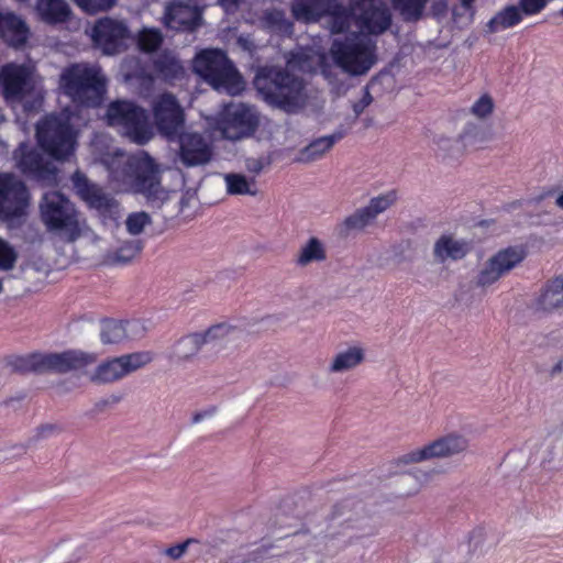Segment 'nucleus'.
Returning a JSON list of instances; mask_svg holds the SVG:
<instances>
[{
	"instance_id": "37",
	"label": "nucleus",
	"mask_w": 563,
	"mask_h": 563,
	"mask_svg": "<svg viewBox=\"0 0 563 563\" xmlns=\"http://www.w3.org/2000/svg\"><path fill=\"white\" fill-rule=\"evenodd\" d=\"M224 181L227 185V191L230 195H250L255 196L257 194L255 180H249L242 174L230 173L224 175Z\"/></svg>"
},
{
	"instance_id": "27",
	"label": "nucleus",
	"mask_w": 563,
	"mask_h": 563,
	"mask_svg": "<svg viewBox=\"0 0 563 563\" xmlns=\"http://www.w3.org/2000/svg\"><path fill=\"white\" fill-rule=\"evenodd\" d=\"M365 361V350L360 345H351L335 353L328 365L329 374H342L355 369Z\"/></svg>"
},
{
	"instance_id": "58",
	"label": "nucleus",
	"mask_w": 563,
	"mask_h": 563,
	"mask_svg": "<svg viewBox=\"0 0 563 563\" xmlns=\"http://www.w3.org/2000/svg\"><path fill=\"white\" fill-rule=\"evenodd\" d=\"M214 412V409H210V410H206V411H201V412H197L192 416V423H199L200 421H202L205 418L207 417H211Z\"/></svg>"
},
{
	"instance_id": "44",
	"label": "nucleus",
	"mask_w": 563,
	"mask_h": 563,
	"mask_svg": "<svg viewBox=\"0 0 563 563\" xmlns=\"http://www.w3.org/2000/svg\"><path fill=\"white\" fill-rule=\"evenodd\" d=\"M143 249L139 240L124 242L114 253V262L120 264L130 263Z\"/></svg>"
},
{
	"instance_id": "5",
	"label": "nucleus",
	"mask_w": 563,
	"mask_h": 563,
	"mask_svg": "<svg viewBox=\"0 0 563 563\" xmlns=\"http://www.w3.org/2000/svg\"><path fill=\"white\" fill-rule=\"evenodd\" d=\"M330 55L339 68L354 77L367 74L378 60L376 41L356 32L334 38Z\"/></svg>"
},
{
	"instance_id": "57",
	"label": "nucleus",
	"mask_w": 563,
	"mask_h": 563,
	"mask_svg": "<svg viewBox=\"0 0 563 563\" xmlns=\"http://www.w3.org/2000/svg\"><path fill=\"white\" fill-rule=\"evenodd\" d=\"M10 449L16 451L15 455H24L27 451V445L23 444V443L10 445V446L5 445L4 448H1L0 451H9Z\"/></svg>"
},
{
	"instance_id": "40",
	"label": "nucleus",
	"mask_w": 563,
	"mask_h": 563,
	"mask_svg": "<svg viewBox=\"0 0 563 563\" xmlns=\"http://www.w3.org/2000/svg\"><path fill=\"white\" fill-rule=\"evenodd\" d=\"M394 8L407 22L417 21L421 18L428 0H391Z\"/></svg>"
},
{
	"instance_id": "45",
	"label": "nucleus",
	"mask_w": 563,
	"mask_h": 563,
	"mask_svg": "<svg viewBox=\"0 0 563 563\" xmlns=\"http://www.w3.org/2000/svg\"><path fill=\"white\" fill-rule=\"evenodd\" d=\"M151 223L150 214L144 211L131 213L125 220L126 230L132 235H139Z\"/></svg>"
},
{
	"instance_id": "14",
	"label": "nucleus",
	"mask_w": 563,
	"mask_h": 563,
	"mask_svg": "<svg viewBox=\"0 0 563 563\" xmlns=\"http://www.w3.org/2000/svg\"><path fill=\"white\" fill-rule=\"evenodd\" d=\"M362 34L379 35L391 24V14L384 0H349Z\"/></svg>"
},
{
	"instance_id": "8",
	"label": "nucleus",
	"mask_w": 563,
	"mask_h": 563,
	"mask_svg": "<svg viewBox=\"0 0 563 563\" xmlns=\"http://www.w3.org/2000/svg\"><path fill=\"white\" fill-rule=\"evenodd\" d=\"M38 145L51 157L65 159L73 154L76 145V132L66 112L51 113L36 123Z\"/></svg>"
},
{
	"instance_id": "24",
	"label": "nucleus",
	"mask_w": 563,
	"mask_h": 563,
	"mask_svg": "<svg viewBox=\"0 0 563 563\" xmlns=\"http://www.w3.org/2000/svg\"><path fill=\"white\" fill-rule=\"evenodd\" d=\"M340 0H295L291 12L295 19L303 22H316L333 10H338Z\"/></svg>"
},
{
	"instance_id": "16",
	"label": "nucleus",
	"mask_w": 563,
	"mask_h": 563,
	"mask_svg": "<svg viewBox=\"0 0 563 563\" xmlns=\"http://www.w3.org/2000/svg\"><path fill=\"white\" fill-rule=\"evenodd\" d=\"M525 257L526 252L521 247L514 246L499 250L496 254L490 256L478 271L475 280L476 285L485 288L495 284L518 266Z\"/></svg>"
},
{
	"instance_id": "60",
	"label": "nucleus",
	"mask_w": 563,
	"mask_h": 563,
	"mask_svg": "<svg viewBox=\"0 0 563 563\" xmlns=\"http://www.w3.org/2000/svg\"><path fill=\"white\" fill-rule=\"evenodd\" d=\"M563 371V362L559 361L550 371V376L555 377Z\"/></svg>"
},
{
	"instance_id": "15",
	"label": "nucleus",
	"mask_w": 563,
	"mask_h": 563,
	"mask_svg": "<svg viewBox=\"0 0 563 563\" xmlns=\"http://www.w3.org/2000/svg\"><path fill=\"white\" fill-rule=\"evenodd\" d=\"M25 184L12 173L0 174V218L4 220L21 217L29 205Z\"/></svg>"
},
{
	"instance_id": "43",
	"label": "nucleus",
	"mask_w": 563,
	"mask_h": 563,
	"mask_svg": "<svg viewBox=\"0 0 563 563\" xmlns=\"http://www.w3.org/2000/svg\"><path fill=\"white\" fill-rule=\"evenodd\" d=\"M263 22L266 27H269L275 32L290 33L292 30V23L288 21L285 16V13L279 10L265 12Z\"/></svg>"
},
{
	"instance_id": "30",
	"label": "nucleus",
	"mask_w": 563,
	"mask_h": 563,
	"mask_svg": "<svg viewBox=\"0 0 563 563\" xmlns=\"http://www.w3.org/2000/svg\"><path fill=\"white\" fill-rule=\"evenodd\" d=\"M536 305L542 311L563 309V278L550 280L537 298Z\"/></svg>"
},
{
	"instance_id": "19",
	"label": "nucleus",
	"mask_w": 563,
	"mask_h": 563,
	"mask_svg": "<svg viewBox=\"0 0 563 563\" xmlns=\"http://www.w3.org/2000/svg\"><path fill=\"white\" fill-rule=\"evenodd\" d=\"M92 40L104 54L112 55L119 53L129 36V30L123 22L103 18L97 21L92 29Z\"/></svg>"
},
{
	"instance_id": "41",
	"label": "nucleus",
	"mask_w": 563,
	"mask_h": 563,
	"mask_svg": "<svg viewBox=\"0 0 563 563\" xmlns=\"http://www.w3.org/2000/svg\"><path fill=\"white\" fill-rule=\"evenodd\" d=\"M163 42V34L158 29L144 27L139 33L137 45L143 52L156 51Z\"/></svg>"
},
{
	"instance_id": "47",
	"label": "nucleus",
	"mask_w": 563,
	"mask_h": 563,
	"mask_svg": "<svg viewBox=\"0 0 563 563\" xmlns=\"http://www.w3.org/2000/svg\"><path fill=\"white\" fill-rule=\"evenodd\" d=\"M18 253L5 241L0 239V271H10L15 266Z\"/></svg>"
},
{
	"instance_id": "46",
	"label": "nucleus",
	"mask_w": 563,
	"mask_h": 563,
	"mask_svg": "<svg viewBox=\"0 0 563 563\" xmlns=\"http://www.w3.org/2000/svg\"><path fill=\"white\" fill-rule=\"evenodd\" d=\"M494 107L493 98L485 93L472 104L470 112L478 119H486L493 113Z\"/></svg>"
},
{
	"instance_id": "13",
	"label": "nucleus",
	"mask_w": 563,
	"mask_h": 563,
	"mask_svg": "<svg viewBox=\"0 0 563 563\" xmlns=\"http://www.w3.org/2000/svg\"><path fill=\"white\" fill-rule=\"evenodd\" d=\"M468 440L456 432L448 433L432 442L402 454L398 459L399 464L421 463L434 459H449L465 452Z\"/></svg>"
},
{
	"instance_id": "22",
	"label": "nucleus",
	"mask_w": 563,
	"mask_h": 563,
	"mask_svg": "<svg viewBox=\"0 0 563 563\" xmlns=\"http://www.w3.org/2000/svg\"><path fill=\"white\" fill-rule=\"evenodd\" d=\"M201 11L183 2L170 3L165 11L164 23L176 31H194L201 23Z\"/></svg>"
},
{
	"instance_id": "10",
	"label": "nucleus",
	"mask_w": 563,
	"mask_h": 563,
	"mask_svg": "<svg viewBox=\"0 0 563 563\" xmlns=\"http://www.w3.org/2000/svg\"><path fill=\"white\" fill-rule=\"evenodd\" d=\"M15 167L29 179L44 185L57 183V167L40 148L22 142L13 152Z\"/></svg>"
},
{
	"instance_id": "25",
	"label": "nucleus",
	"mask_w": 563,
	"mask_h": 563,
	"mask_svg": "<svg viewBox=\"0 0 563 563\" xmlns=\"http://www.w3.org/2000/svg\"><path fill=\"white\" fill-rule=\"evenodd\" d=\"M0 36L10 46L21 47L26 43L29 27L19 15L12 12H1Z\"/></svg>"
},
{
	"instance_id": "17",
	"label": "nucleus",
	"mask_w": 563,
	"mask_h": 563,
	"mask_svg": "<svg viewBox=\"0 0 563 563\" xmlns=\"http://www.w3.org/2000/svg\"><path fill=\"white\" fill-rule=\"evenodd\" d=\"M73 187L77 196L103 216L115 217L119 213V203L107 194L98 184L92 183L84 173L76 170L71 176Z\"/></svg>"
},
{
	"instance_id": "23",
	"label": "nucleus",
	"mask_w": 563,
	"mask_h": 563,
	"mask_svg": "<svg viewBox=\"0 0 563 563\" xmlns=\"http://www.w3.org/2000/svg\"><path fill=\"white\" fill-rule=\"evenodd\" d=\"M200 334L206 347L219 352L235 344L243 338L244 333L241 329L229 323H218L200 332Z\"/></svg>"
},
{
	"instance_id": "36",
	"label": "nucleus",
	"mask_w": 563,
	"mask_h": 563,
	"mask_svg": "<svg viewBox=\"0 0 563 563\" xmlns=\"http://www.w3.org/2000/svg\"><path fill=\"white\" fill-rule=\"evenodd\" d=\"M325 260V250L317 238H310L308 242L300 249L296 263L299 266H307L312 262H321Z\"/></svg>"
},
{
	"instance_id": "50",
	"label": "nucleus",
	"mask_w": 563,
	"mask_h": 563,
	"mask_svg": "<svg viewBox=\"0 0 563 563\" xmlns=\"http://www.w3.org/2000/svg\"><path fill=\"white\" fill-rule=\"evenodd\" d=\"M122 397L119 395H110L107 398H101L97 400L92 408L86 413L89 417H96L104 411H107L109 408L113 407L114 405L119 404L121 401Z\"/></svg>"
},
{
	"instance_id": "7",
	"label": "nucleus",
	"mask_w": 563,
	"mask_h": 563,
	"mask_svg": "<svg viewBox=\"0 0 563 563\" xmlns=\"http://www.w3.org/2000/svg\"><path fill=\"white\" fill-rule=\"evenodd\" d=\"M40 213L48 232L67 242H74L80 236L79 213L75 205L63 194L45 192L40 201Z\"/></svg>"
},
{
	"instance_id": "26",
	"label": "nucleus",
	"mask_w": 563,
	"mask_h": 563,
	"mask_svg": "<svg viewBox=\"0 0 563 563\" xmlns=\"http://www.w3.org/2000/svg\"><path fill=\"white\" fill-rule=\"evenodd\" d=\"M471 251L470 244L464 240H457L452 235H441L434 243L433 255L439 263L449 260L460 261Z\"/></svg>"
},
{
	"instance_id": "39",
	"label": "nucleus",
	"mask_w": 563,
	"mask_h": 563,
	"mask_svg": "<svg viewBox=\"0 0 563 563\" xmlns=\"http://www.w3.org/2000/svg\"><path fill=\"white\" fill-rule=\"evenodd\" d=\"M338 10L330 11L325 15H329L330 21V31L331 33H343L350 29L351 21L354 19V14L351 10V3L349 2V7H344L342 3L339 4Z\"/></svg>"
},
{
	"instance_id": "2",
	"label": "nucleus",
	"mask_w": 563,
	"mask_h": 563,
	"mask_svg": "<svg viewBox=\"0 0 563 563\" xmlns=\"http://www.w3.org/2000/svg\"><path fill=\"white\" fill-rule=\"evenodd\" d=\"M62 93L80 107H98L106 93L107 80L96 65L71 64L59 76Z\"/></svg>"
},
{
	"instance_id": "4",
	"label": "nucleus",
	"mask_w": 563,
	"mask_h": 563,
	"mask_svg": "<svg viewBox=\"0 0 563 563\" xmlns=\"http://www.w3.org/2000/svg\"><path fill=\"white\" fill-rule=\"evenodd\" d=\"M2 96L11 106L20 104L23 112L37 113L44 102V90L36 84L34 68L8 63L0 68Z\"/></svg>"
},
{
	"instance_id": "52",
	"label": "nucleus",
	"mask_w": 563,
	"mask_h": 563,
	"mask_svg": "<svg viewBox=\"0 0 563 563\" xmlns=\"http://www.w3.org/2000/svg\"><path fill=\"white\" fill-rule=\"evenodd\" d=\"M62 431L60 427L54 423L42 424L36 428L34 440L38 441L53 434H58Z\"/></svg>"
},
{
	"instance_id": "31",
	"label": "nucleus",
	"mask_w": 563,
	"mask_h": 563,
	"mask_svg": "<svg viewBox=\"0 0 563 563\" xmlns=\"http://www.w3.org/2000/svg\"><path fill=\"white\" fill-rule=\"evenodd\" d=\"M36 10L41 19L49 24L66 22L71 13L65 0H37Z\"/></svg>"
},
{
	"instance_id": "9",
	"label": "nucleus",
	"mask_w": 563,
	"mask_h": 563,
	"mask_svg": "<svg viewBox=\"0 0 563 563\" xmlns=\"http://www.w3.org/2000/svg\"><path fill=\"white\" fill-rule=\"evenodd\" d=\"M106 119L108 125L136 144L143 145L153 136L146 110L132 101H112L108 106Z\"/></svg>"
},
{
	"instance_id": "29",
	"label": "nucleus",
	"mask_w": 563,
	"mask_h": 563,
	"mask_svg": "<svg viewBox=\"0 0 563 563\" xmlns=\"http://www.w3.org/2000/svg\"><path fill=\"white\" fill-rule=\"evenodd\" d=\"M205 347L200 332H194L180 338L170 349L169 358L174 363L192 360Z\"/></svg>"
},
{
	"instance_id": "54",
	"label": "nucleus",
	"mask_w": 563,
	"mask_h": 563,
	"mask_svg": "<svg viewBox=\"0 0 563 563\" xmlns=\"http://www.w3.org/2000/svg\"><path fill=\"white\" fill-rule=\"evenodd\" d=\"M373 101V97L366 88L362 99L353 104L355 118H357Z\"/></svg>"
},
{
	"instance_id": "56",
	"label": "nucleus",
	"mask_w": 563,
	"mask_h": 563,
	"mask_svg": "<svg viewBox=\"0 0 563 563\" xmlns=\"http://www.w3.org/2000/svg\"><path fill=\"white\" fill-rule=\"evenodd\" d=\"M245 165L247 170L255 175L260 174L264 168V162L261 158H247Z\"/></svg>"
},
{
	"instance_id": "6",
	"label": "nucleus",
	"mask_w": 563,
	"mask_h": 563,
	"mask_svg": "<svg viewBox=\"0 0 563 563\" xmlns=\"http://www.w3.org/2000/svg\"><path fill=\"white\" fill-rule=\"evenodd\" d=\"M194 70L218 92L236 96L244 89V80L221 49H205L197 54Z\"/></svg>"
},
{
	"instance_id": "11",
	"label": "nucleus",
	"mask_w": 563,
	"mask_h": 563,
	"mask_svg": "<svg viewBox=\"0 0 563 563\" xmlns=\"http://www.w3.org/2000/svg\"><path fill=\"white\" fill-rule=\"evenodd\" d=\"M150 351L134 352L101 362L89 375V380L97 385L118 382L153 361Z\"/></svg>"
},
{
	"instance_id": "20",
	"label": "nucleus",
	"mask_w": 563,
	"mask_h": 563,
	"mask_svg": "<svg viewBox=\"0 0 563 563\" xmlns=\"http://www.w3.org/2000/svg\"><path fill=\"white\" fill-rule=\"evenodd\" d=\"M97 361V354L81 350H67L59 353H44V373L65 374L82 369Z\"/></svg>"
},
{
	"instance_id": "34",
	"label": "nucleus",
	"mask_w": 563,
	"mask_h": 563,
	"mask_svg": "<svg viewBox=\"0 0 563 563\" xmlns=\"http://www.w3.org/2000/svg\"><path fill=\"white\" fill-rule=\"evenodd\" d=\"M154 70L164 80H174L183 77L185 69L180 62L168 52H164L154 60Z\"/></svg>"
},
{
	"instance_id": "55",
	"label": "nucleus",
	"mask_w": 563,
	"mask_h": 563,
	"mask_svg": "<svg viewBox=\"0 0 563 563\" xmlns=\"http://www.w3.org/2000/svg\"><path fill=\"white\" fill-rule=\"evenodd\" d=\"M197 199L196 191L192 190H186L181 198L179 199V210L184 211L186 208H189L191 206V202Z\"/></svg>"
},
{
	"instance_id": "21",
	"label": "nucleus",
	"mask_w": 563,
	"mask_h": 563,
	"mask_svg": "<svg viewBox=\"0 0 563 563\" xmlns=\"http://www.w3.org/2000/svg\"><path fill=\"white\" fill-rule=\"evenodd\" d=\"M211 157V145L200 133L179 134V159L186 167L206 165Z\"/></svg>"
},
{
	"instance_id": "62",
	"label": "nucleus",
	"mask_w": 563,
	"mask_h": 563,
	"mask_svg": "<svg viewBox=\"0 0 563 563\" xmlns=\"http://www.w3.org/2000/svg\"><path fill=\"white\" fill-rule=\"evenodd\" d=\"M463 8L466 10L471 9L474 0H460Z\"/></svg>"
},
{
	"instance_id": "53",
	"label": "nucleus",
	"mask_w": 563,
	"mask_h": 563,
	"mask_svg": "<svg viewBox=\"0 0 563 563\" xmlns=\"http://www.w3.org/2000/svg\"><path fill=\"white\" fill-rule=\"evenodd\" d=\"M192 539H188L183 543H178L165 550L166 555H168L173 560L180 559L187 551V548L190 543H192Z\"/></svg>"
},
{
	"instance_id": "18",
	"label": "nucleus",
	"mask_w": 563,
	"mask_h": 563,
	"mask_svg": "<svg viewBox=\"0 0 563 563\" xmlns=\"http://www.w3.org/2000/svg\"><path fill=\"white\" fill-rule=\"evenodd\" d=\"M153 114L158 131L168 139L177 136L184 128V110L172 93H163L154 100Z\"/></svg>"
},
{
	"instance_id": "12",
	"label": "nucleus",
	"mask_w": 563,
	"mask_h": 563,
	"mask_svg": "<svg viewBox=\"0 0 563 563\" xmlns=\"http://www.w3.org/2000/svg\"><path fill=\"white\" fill-rule=\"evenodd\" d=\"M258 125L253 108L244 103L227 104L217 120V128L228 140H241L252 135Z\"/></svg>"
},
{
	"instance_id": "61",
	"label": "nucleus",
	"mask_w": 563,
	"mask_h": 563,
	"mask_svg": "<svg viewBox=\"0 0 563 563\" xmlns=\"http://www.w3.org/2000/svg\"><path fill=\"white\" fill-rule=\"evenodd\" d=\"M476 126L474 124H470L465 130L464 132L460 135L461 139H467L470 135H471V131L472 130H475Z\"/></svg>"
},
{
	"instance_id": "64",
	"label": "nucleus",
	"mask_w": 563,
	"mask_h": 563,
	"mask_svg": "<svg viewBox=\"0 0 563 563\" xmlns=\"http://www.w3.org/2000/svg\"><path fill=\"white\" fill-rule=\"evenodd\" d=\"M421 477L424 479H428L430 477L429 473H421Z\"/></svg>"
},
{
	"instance_id": "49",
	"label": "nucleus",
	"mask_w": 563,
	"mask_h": 563,
	"mask_svg": "<svg viewBox=\"0 0 563 563\" xmlns=\"http://www.w3.org/2000/svg\"><path fill=\"white\" fill-rule=\"evenodd\" d=\"M78 7L88 13H97L110 9L115 0H74Z\"/></svg>"
},
{
	"instance_id": "33",
	"label": "nucleus",
	"mask_w": 563,
	"mask_h": 563,
	"mask_svg": "<svg viewBox=\"0 0 563 563\" xmlns=\"http://www.w3.org/2000/svg\"><path fill=\"white\" fill-rule=\"evenodd\" d=\"M137 327L136 322L108 320L102 322L100 338L103 344H118L129 338V332Z\"/></svg>"
},
{
	"instance_id": "28",
	"label": "nucleus",
	"mask_w": 563,
	"mask_h": 563,
	"mask_svg": "<svg viewBox=\"0 0 563 563\" xmlns=\"http://www.w3.org/2000/svg\"><path fill=\"white\" fill-rule=\"evenodd\" d=\"M343 136V132L338 131L330 135L318 137L301 148L295 161L303 164L318 161L323 157L336 142L342 140Z\"/></svg>"
},
{
	"instance_id": "35",
	"label": "nucleus",
	"mask_w": 563,
	"mask_h": 563,
	"mask_svg": "<svg viewBox=\"0 0 563 563\" xmlns=\"http://www.w3.org/2000/svg\"><path fill=\"white\" fill-rule=\"evenodd\" d=\"M373 222L372 213L365 207L358 208L353 213L345 217L339 224V234L341 236H349L353 232L363 231Z\"/></svg>"
},
{
	"instance_id": "32",
	"label": "nucleus",
	"mask_w": 563,
	"mask_h": 563,
	"mask_svg": "<svg viewBox=\"0 0 563 563\" xmlns=\"http://www.w3.org/2000/svg\"><path fill=\"white\" fill-rule=\"evenodd\" d=\"M523 19V14L518 5H507L498 11L486 24L489 33H498L500 31L518 25Z\"/></svg>"
},
{
	"instance_id": "3",
	"label": "nucleus",
	"mask_w": 563,
	"mask_h": 563,
	"mask_svg": "<svg viewBox=\"0 0 563 563\" xmlns=\"http://www.w3.org/2000/svg\"><path fill=\"white\" fill-rule=\"evenodd\" d=\"M122 164L121 173L111 167L113 177L129 183L136 192L145 196L153 208H161L169 199V194L161 185L159 167L147 153L126 157Z\"/></svg>"
},
{
	"instance_id": "1",
	"label": "nucleus",
	"mask_w": 563,
	"mask_h": 563,
	"mask_svg": "<svg viewBox=\"0 0 563 563\" xmlns=\"http://www.w3.org/2000/svg\"><path fill=\"white\" fill-rule=\"evenodd\" d=\"M254 85L267 103L288 113L297 112L306 102L302 79L285 68H261L254 78Z\"/></svg>"
},
{
	"instance_id": "51",
	"label": "nucleus",
	"mask_w": 563,
	"mask_h": 563,
	"mask_svg": "<svg viewBox=\"0 0 563 563\" xmlns=\"http://www.w3.org/2000/svg\"><path fill=\"white\" fill-rule=\"evenodd\" d=\"M548 4V0H519L518 8L523 15L539 14Z\"/></svg>"
},
{
	"instance_id": "38",
	"label": "nucleus",
	"mask_w": 563,
	"mask_h": 563,
	"mask_svg": "<svg viewBox=\"0 0 563 563\" xmlns=\"http://www.w3.org/2000/svg\"><path fill=\"white\" fill-rule=\"evenodd\" d=\"M14 371L20 373H44V353H31L23 356H16L11 362Z\"/></svg>"
},
{
	"instance_id": "63",
	"label": "nucleus",
	"mask_w": 563,
	"mask_h": 563,
	"mask_svg": "<svg viewBox=\"0 0 563 563\" xmlns=\"http://www.w3.org/2000/svg\"><path fill=\"white\" fill-rule=\"evenodd\" d=\"M555 205H556L559 208L563 209V192L556 197V199H555Z\"/></svg>"
},
{
	"instance_id": "42",
	"label": "nucleus",
	"mask_w": 563,
	"mask_h": 563,
	"mask_svg": "<svg viewBox=\"0 0 563 563\" xmlns=\"http://www.w3.org/2000/svg\"><path fill=\"white\" fill-rule=\"evenodd\" d=\"M397 201V194L395 190H390L386 194L374 197L369 200L365 208L372 213V218L375 220L378 214L385 212Z\"/></svg>"
},
{
	"instance_id": "48",
	"label": "nucleus",
	"mask_w": 563,
	"mask_h": 563,
	"mask_svg": "<svg viewBox=\"0 0 563 563\" xmlns=\"http://www.w3.org/2000/svg\"><path fill=\"white\" fill-rule=\"evenodd\" d=\"M558 463V468H563V440L554 439L548 448L543 457V463Z\"/></svg>"
},
{
	"instance_id": "59",
	"label": "nucleus",
	"mask_w": 563,
	"mask_h": 563,
	"mask_svg": "<svg viewBox=\"0 0 563 563\" xmlns=\"http://www.w3.org/2000/svg\"><path fill=\"white\" fill-rule=\"evenodd\" d=\"M221 5L228 11L238 7L242 0H219Z\"/></svg>"
}]
</instances>
